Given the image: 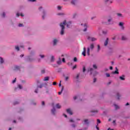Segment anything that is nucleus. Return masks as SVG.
Returning a JSON list of instances; mask_svg holds the SVG:
<instances>
[{
  "instance_id": "1",
  "label": "nucleus",
  "mask_w": 130,
  "mask_h": 130,
  "mask_svg": "<svg viewBox=\"0 0 130 130\" xmlns=\"http://www.w3.org/2000/svg\"><path fill=\"white\" fill-rule=\"evenodd\" d=\"M72 24V22L69 21L67 23V21L64 20L62 23H61L60 24V26L61 28V31H60V35H63V34H64V26H66V25H67V27L68 28H70V25H71Z\"/></svg>"
},
{
  "instance_id": "2",
  "label": "nucleus",
  "mask_w": 130,
  "mask_h": 130,
  "mask_svg": "<svg viewBox=\"0 0 130 130\" xmlns=\"http://www.w3.org/2000/svg\"><path fill=\"white\" fill-rule=\"evenodd\" d=\"M93 72H94V69H93V68H88L87 72L90 73V75H92V74H93Z\"/></svg>"
},
{
  "instance_id": "3",
  "label": "nucleus",
  "mask_w": 130,
  "mask_h": 130,
  "mask_svg": "<svg viewBox=\"0 0 130 130\" xmlns=\"http://www.w3.org/2000/svg\"><path fill=\"white\" fill-rule=\"evenodd\" d=\"M109 41V39L108 38L106 39V40L104 42V46H107L108 45V42Z\"/></svg>"
},
{
  "instance_id": "4",
  "label": "nucleus",
  "mask_w": 130,
  "mask_h": 130,
  "mask_svg": "<svg viewBox=\"0 0 130 130\" xmlns=\"http://www.w3.org/2000/svg\"><path fill=\"white\" fill-rule=\"evenodd\" d=\"M119 26H120V27H121V29H122V30H123L124 29V26H123V22H120L119 23Z\"/></svg>"
},
{
  "instance_id": "5",
  "label": "nucleus",
  "mask_w": 130,
  "mask_h": 130,
  "mask_svg": "<svg viewBox=\"0 0 130 130\" xmlns=\"http://www.w3.org/2000/svg\"><path fill=\"white\" fill-rule=\"evenodd\" d=\"M113 74H115V75H118V74H119V72H118V69H117V67L115 68V72H113Z\"/></svg>"
},
{
  "instance_id": "6",
  "label": "nucleus",
  "mask_w": 130,
  "mask_h": 130,
  "mask_svg": "<svg viewBox=\"0 0 130 130\" xmlns=\"http://www.w3.org/2000/svg\"><path fill=\"white\" fill-rule=\"evenodd\" d=\"M67 113H69V114H70V115H73V112L71 110V109H68L67 110Z\"/></svg>"
},
{
  "instance_id": "7",
  "label": "nucleus",
  "mask_w": 130,
  "mask_h": 130,
  "mask_svg": "<svg viewBox=\"0 0 130 130\" xmlns=\"http://www.w3.org/2000/svg\"><path fill=\"white\" fill-rule=\"evenodd\" d=\"M83 56H86V47L83 48V51L82 53Z\"/></svg>"
},
{
  "instance_id": "8",
  "label": "nucleus",
  "mask_w": 130,
  "mask_h": 130,
  "mask_svg": "<svg viewBox=\"0 0 130 130\" xmlns=\"http://www.w3.org/2000/svg\"><path fill=\"white\" fill-rule=\"evenodd\" d=\"M77 2H78V0H72L71 4L72 5H73L74 6H75V5L77 4Z\"/></svg>"
},
{
  "instance_id": "9",
  "label": "nucleus",
  "mask_w": 130,
  "mask_h": 130,
  "mask_svg": "<svg viewBox=\"0 0 130 130\" xmlns=\"http://www.w3.org/2000/svg\"><path fill=\"white\" fill-rule=\"evenodd\" d=\"M120 80H121V81H124L125 80V78L124 75H122V76L119 77Z\"/></svg>"
},
{
  "instance_id": "10",
  "label": "nucleus",
  "mask_w": 130,
  "mask_h": 130,
  "mask_svg": "<svg viewBox=\"0 0 130 130\" xmlns=\"http://www.w3.org/2000/svg\"><path fill=\"white\" fill-rule=\"evenodd\" d=\"M43 15L42 16V19L43 20H44V19L45 18V16H46V13L45 12V11H43Z\"/></svg>"
},
{
  "instance_id": "11",
  "label": "nucleus",
  "mask_w": 130,
  "mask_h": 130,
  "mask_svg": "<svg viewBox=\"0 0 130 130\" xmlns=\"http://www.w3.org/2000/svg\"><path fill=\"white\" fill-rule=\"evenodd\" d=\"M51 112H52V114H53L54 115L55 114V108H53L51 110Z\"/></svg>"
},
{
  "instance_id": "12",
  "label": "nucleus",
  "mask_w": 130,
  "mask_h": 130,
  "mask_svg": "<svg viewBox=\"0 0 130 130\" xmlns=\"http://www.w3.org/2000/svg\"><path fill=\"white\" fill-rule=\"evenodd\" d=\"M84 29H83V31L84 32H86V31H87V28L86 24L84 25Z\"/></svg>"
},
{
  "instance_id": "13",
  "label": "nucleus",
  "mask_w": 130,
  "mask_h": 130,
  "mask_svg": "<svg viewBox=\"0 0 130 130\" xmlns=\"http://www.w3.org/2000/svg\"><path fill=\"white\" fill-rule=\"evenodd\" d=\"M56 108H58V109H60V108H61V106L59 105V104H57L56 105Z\"/></svg>"
},
{
  "instance_id": "14",
  "label": "nucleus",
  "mask_w": 130,
  "mask_h": 130,
  "mask_svg": "<svg viewBox=\"0 0 130 130\" xmlns=\"http://www.w3.org/2000/svg\"><path fill=\"white\" fill-rule=\"evenodd\" d=\"M121 39H122V40H123V41L127 40V38H126V37H125V36H122Z\"/></svg>"
},
{
  "instance_id": "15",
  "label": "nucleus",
  "mask_w": 130,
  "mask_h": 130,
  "mask_svg": "<svg viewBox=\"0 0 130 130\" xmlns=\"http://www.w3.org/2000/svg\"><path fill=\"white\" fill-rule=\"evenodd\" d=\"M14 71H18V70H20V67H19V66H15V67H14Z\"/></svg>"
},
{
  "instance_id": "16",
  "label": "nucleus",
  "mask_w": 130,
  "mask_h": 130,
  "mask_svg": "<svg viewBox=\"0 0 130 130\" xmlns=\"http://www.w3.org/2000/svg\"><path fill=\"white\" fill-rule=\"evenodd\" d=\"M43 81H49V77H46L44 78Z\"/></svg>"
},
{
  "instance_id": "17",
  "label": "nucleus",
  "mask_w": 130,
  "mask_h": 130,
  "mask_svg": "<svg viewBox=\"0 0 130 130\" xmlns=\"http://www.w3.org/2000/svg\"><path fill=\"white\" fill-rule=\"evenodd\" d=\"M57 64H61V59L59 58V60L57 62Z\"/></svg>"
},
{
  "instance_id": "18",
  "label": "nucleus",
  "mask_w": 130,
  "mask_h": 130,
  "mask_svg": "<svg viewBox=\"0 0 130 130\" xmlns=\"http://www.w3.org/2000/svg\"><path fill=\"white\" fill-rule=\"evenodd\" d=\"M84 122L85 124H89V122L88 119H85Z\"/></svg>"
},
{
  "instance_id": "19",
  "label": "nucleus",
  "mask_w": 130,
  "mask_h": 130,
  "mask_svg": "<svg viewBox=\"0 0 130 130\" xmlns=\"http://www.w3.org/2000/svg\"><path fill=\"white\" fill-rule=\"evenodd\" d=\"M56 43H57V40L54 39L53 40V45H56Z\"/></svg>"
},
{
  "instance_id": "20",
  "label": "nucleus",
  "mask_w": 130,
  "mask_h": 130,
  "mask_svg": "<svg viewBox=\"0 0 130 130\" xmlns=\"http://www.w3.org/2000/svg\"><path fill=\"white\" fill-rule=\"evenodd\" d=\"M87 53L88 55H90V48H87Z\"/></svg>"
},
{
  "instance_id": "21",
  "label": "nucleus",
  "mask_w": 130,
  "mask_h": 130,
  "mask_svg": "<svg viewBox=\"0 0 130 130\" xmlns=\"http://www.w3.org/2000/svg\"><path fill=\"white\" fill-rule=\"evenodd\" d=\"M90 40L91 41H96L97 39L95 38H90Z\"/></svg>"
},
{
  "instance_id": "22",
  "label": "nucleus",
  "mask_w": 130,
  "mask_h": 130,
  "mask_svg": "<svg viewBox=\"0 0 130 130\" xmlns=\"http://www.w3.org/2000/svg\"><path fill=\"white\" fill-rule=\"evenodd\" d=\"M90 49H91L92 50H93V49H94V44H91L90 45Z\"/></svg>"
},
{
  "instance_id": "23",
  "label": "nucleus",
  "mask_w": 130,
  "mask_h": 130,
  "mask_svg": "<svg viewBox=\"0 0 130 130\" xmlns=\"http://www.w3.org/2000/svg\"><path fill=\"white\" fill-rule=\"evenodd\" d=\"M0 63H4V59L0 57Z\"/></svg>"
},
{
  "instance_id": "24",
  "label": "nucleus",
  "mask_w": 130,
  "mask_h": 130,
  "mask_svg": "<svg viewBox=\"0 0 130 130\" xmlns=\"http://www.w3.org/2000/svg\"><path fill=\"white\" fill-rule=\"evenodd\" d=\"M62 91H63V87H62L61 89V91H59L58 92V94L60 95L61 94V93H62Z\"/></svg>"
},
{
  "instance_id": "25",
  "label": "nucleus",
  "mask_w": 130,
  "mask_h": 130,
  "mask_svg": "<svg viewBox=\"0 0 130 130\" xmlns=\"http://www.w3.org/2000/svg\"><path fill=\"white\" fill-rule=\"evenodd\" d=\"M51 61H54V56H52L51 58Z\"/></svg>"
},
{
  "instance_id": "26",
  "label": "nucleus",
  "mask_w": 130,
  "mask_h": 130,
  "mask_svg": "<svg viewBox=\"0 0 130 130\" xmlns=\"http://www.w3.org/2000/svg\"><path fill=\"white\" fill-rule=\"evenodd\" d=\"M16 16H17V17H19V16H21V17H24V15H23L22 14H21L20 15L19 13H17Z\"/></svg>"
},
{
  "instance_id": "27",
  "label": "nucleus",
  "mask_w": 130,
  "mask_h": 130,
  "mask_svg": "<svg viewBox=\"0 0 130 130\" xmlns=\"http://www.w3.org/2000/svg\"><path fill=\"white\" fill-rule=\"evenodd\" d=\"M117 99L118 100H119V97H120V95H119V93H117Z\"/></svg>"
},
{
  "instance_id": "28",
  "label": "nucleus",
  "mask_w": 130,
  "mask_h": 130,
  "mask_svg": "<svg viewBox=\"0 0 130 130\" xmlns=\"http://www.w3.org/2000/svg\"><path fill=\"white\" fill-rule=\"evenodd\" d=\"M117 16H118V17H122V14L121 13H117Z\"/></svg>"
},
{
  "instance_id": "29",
  "label": "nucleus",
  "mask_w": 130,
  "mask_h": 130,
  "mask_svg": "<svg viewBox=\"0 0 130 130\" xmlns=\"http://www.w3.org/2000/svg\"><path fill=\"white\" fill-rule=\"evenodd\" d=\"M15 49L17 50V51H19V50H20V48H19V46H16Z\"/></svg>"
},
{
  "instance_id": "30",
  "label": "nucleus",
  "mask_w": 130,
  "mask_h": 130,
  "mask_svg": "<svg viewBox=\"0 0 130 130\" xmlns=\"http://www.w3.org/2000/svg\"><path fill=\"white\" fill-rule=\"evenodd\" d=\"M83 73H85V72H86V67L85 66L83 67Z\"/></svg>"
},
{
  "instance_id": "31",
  "label": "nucleus",
  "mask_w": 130,
  "mask_h": 130,
  "mask_svg": "<svg viewBox=\"0 0 130 130\" xmlns=\"http://www.w3.org/2000/svg\"><path fill=\"white\" fill-rule=\"evenodd\" d=\"M96 120H97V123H101V121L100 120V119H98Z\"/></svg>"
},
{
  "instance_id": "32",
  "label": "nucleus",
  "mask_w": 130,
  "mask_h": 130,
  "mask_svg": "<svg viewBox=\"0 0 130 130\" xmlns=\"http://www.w3.org/2000/svg\"><path fill=\"white\" fill-rule=\"evenodd\" d=\"M77 60H78V59L77 58V57H75L74 58V61L76 62L77 61Z\"/></svg>"
},
{
  "instance_id": "33",
  "label": "nucleus",
  "mask_w": 130,
  "mask_h": 130,
  "mask_svg": "<svg viewBox=\"0 0 130 130\" xmlns=\"http://www.w3.org/2000/svg\"><path fill=\"white\" fill-rule=\"evenodd\" d=\"M115 107L116 109H118L119 108V107H118V106L115 105Z\"/></svg>"
},
{
  "instance_id": "34",
  "label": "nucleus",
  "mask_w": 130,
  "mask_h": 130,
  "mask_svg": "<svg viewBox=\"0 0 130 130\" xmlns=\"http://www.w3.org/2000/svg\"><path fill=\"white\" fill-rule=\"evenodd\" d=\"M90 112H93V113H97V112H98V110L91 111H90Z\"/></svg>"
},
{
  "instance_id": "35",
  "label": "nucleus",
  "mask_w": 130,
  "mask_h": 130,
  "mask_svg": "<svg viewBox=\"0 0 130 130\" xmlns=\"http://www.w3.org/2000/svg\"><path fill=\"white\" fill-rule=\"evenodd\" d=\"M106 76L107 77V78H109V77H110V74H109V73H106Z\"/></svg>"
},
{
  "instance_id": "36",
  "label": "nucleus",
  "mask_w": 130,
  "mask_h": 130,
  "mask_svg": "<svg viewBox=\"0 0 130 130\" xmlns=\"http://www.w3.org/2000/svg\"><path fill=\"white\" fill-rule=\"evenodd\" d=\"M100 50V45H98V51H99Z\"/></svg>"
},
{
  "instance_id": "37",
  "label": "nucleus",
  "mask_w": 130,
  "mask_h": 130,
  "mask_svg": "<svg viewBox=\"0 0 130 130\" xmlns=\"http://www.w3.org/2000/svg\"><path fill=\"white\" fill-rule=\"evenodd\" d=\"M93 69H97V66H96V64H93Z\"/></svg>"
},
{
  "instance_id": "38",
  "label": "nucleus",
  "mask_w": 130,
  "mask_h": 130,
  "mask_svg": "<svg viewBox=\"0 0 130 130\" xmlns=\"http://www.w3.org/2000/svg\"><path fill=\"white\" fill-rule=\"evenodd\" d=\"M41 73H42V74H45V70H42Z\"/></svg>"
},
{
  "instance_id": "39",
  "label": "nucleus",
  "mask_w": 130,
  "mask_h": 130,
  "mask_svg": "<svg viewBox=\"0 0 130 130\" xmlns=\"http://www.w3.org/2000/svg\"><path fill=\"white\" fill-rule=\"evenodd\" d=\"M16 81H17V78H15L14 80H13L12 83L14 84V83H16Z\"/></svg>"
},
{
  "instance_id": "40",
  "label": "nucleus",
  "mask_w": 130,
  "mask_h": 130,
  "mask_svg": "<svg viewBox=\"0 0 130 130\" xmlns=\"http://www.w3.org/2000/svg\"><path fill=\"white\" fill-rule=\"evenodd\" d=\"M2 17H3L4 18H5V17H6V13H5V12H4L3 13Z\"/></svg>"
},
{
  "instance_id": "41",
  "label": "nucleus",
  "mask_w": 130,
  "mask_h": 130,
  "mask_svg": "<svg viewBox=\"0 0 130 130\" xmlns=\"http://www.w3.org/2000/svg\"><path fill=\"white\" fill-rule=\"evenodd\" d=\"M42 87H43V84H41L38 87V88H42Z\"/></svg>"
},
{
  "instance_id": "42",
  "label": "nucleus",
  "mask_w": 130,
  "mask_h": 130,
  "mask_svg": "<svg viewBox=\"0 0 130 130\" xmlns=\"http://www.w3.org/2000/svg\"><path fill=\"white\" fill-rule=\"evenodd\" d=\"M75 69H77V65H75V66L73 67V70H75Z\"/></svg>"
},
{
  "instance_id": "43",
  "label": "nucleus",
  "mask_w": 130,
  "mask_h": 130,
  "mask_svg": "<svg viewBox=\"0 0 130 130\" xmlns=\"http://www.w3.org/2000/svg\"><path fill=\"white\" fill-rule=\"evenodd\" d=\"M18 88H19V89H22V85H18Z\"/></svg>"
},
{
  "instance_id": "44",
  "label": "nucleus",
  "mask_w": 130,
  "mask_h": 130,
  "mask_svg": "<svg viewBox=\"0 0 130 130\" xmlns=\"http://www.w3.org/2000/svg\"><path fill=\"white\" fill-rule=\"evenodd\" d=\"M17 104H19V102H15L14 103V105H17Z\"/></svg>"
},
{
  "instance_id": "45",
  "label": "nucleus",
  "mask_w": 130,
  "mask_h": 130,
  "mask_svg": "<svg viewBox=\"0 0 130 130\" xmlns=\"http://www.w3.org/2000/svg\"><path fill=\"white\" fill-rule=\"evenodd\" d=\"M40 56L41 57V58H43L45 56L44 55H40Z\"/></svg>"
},
{
  "instance_id": "46",
  "label": "nucleus",
  "mask_w": 130,
  "mask_h": 130,
  "mask_svg": "<svg viewBox=\"0 0 130 130\" xmlns=\"http://www.w3.org/2000/svg\"><path fill=\"white\" fill-rule=\"evenodd\" d=\"M35 92L36 93H38V88L35 90Z\"/></svg>"
},
{
  "instance_id": "47",
  "label": "nucleus",
  "mask_w": 130,
  "mask_h": 130,
  "mask_svg": "<svg viewBox=\"0 0 130 130\" xmlns=\"http://www.w3.org/2000/svg\"><path fill=\"white\" fill-rule=\"evenodd\" d=\"M80 77V74H77V76H76V79H79V77Z\"/></svg>"
},
{
  "instance_id": "48",
  "label": "nucleus",
  "mask_w": 130,
  "mask_h": 130,
  "mask_svg": "<svg viewBox=\"0 0 130 130\" xmlns=\"http://www.w3.org/2000/svg\"><path fill=\"white\" fill-rule=\"evenodd\" d=\"M62 61L63 62H66V59H64V58H63L62 59Z\"/></svg>"
},
{
  "instance_id": "49",
  "label": "nucleus",
  "mask_w": 130,
  "mask_h": 130,
  "mask_svg": "<svg viewBox=\"0 0 130 130\" xmlns=\"http://www.w3.org/2000/svg\"><path fill=\"white\" fill-rule=\"evenodd\" d=\"M18 26H19V27H23V24H19L18 25Z\"/></svg>"
},
{
  "instance_id": "50",
  "label": "nucleus",
  "mask_w": 130,
  "mask_h": 130,
  "mask_svg": "<svg viewBox=\"0 0 130 130\" xmlns=\"http://www.w3.org/2000/svg\"><path fill=\"white\" fill-rule=\"evenodd\" d=\"M57 9H58V10H61V7L58 6Z\"/></svg>"
},
{
  "instance_id": "51",
  "label": "nucleus",
  "mask_w": 130,
  "mask_h": 130,
  "mask_svg": "<svg viewBox=\"0 0 130 130\" xmlns=\"http://www.w3.org/2000/svg\"><path fill=\"white\" fill-rule=\"evenodd\" d=\"M28 2H36V0H28Z\"/></svg>"
},
{
  "instance_id": "52",
  "label": "nucleus",
  "mask_w": 130,
  "mask_h": 130,
  "mask_svg": "<svg viewBox=\"0 0 130 130\" xmlns=\"http://www.w3.org/2000/svg\"><path fill=\"white\" fill-rule=\"evenodd\" d=\"M76 16H77V13H75V14L73 15V18H76Z\"/></svg>"
},
{
  "instance_id": "53",
  "label": "nucleus",
  "mask_w": 130,
  "mask_h": 130,
  "mask_svg": "<svg viewBox=\"0 0 130 130\" xmlns=\"http://www.w3.org/2000/svg\"><path fill=\"white\" fill-rule=\"evenodd\" d=\"M112 20V19H111V18L109 19L108 20V21L109 23L110 22H111Z\"/></svg>"
},
{
  "instance_id": "54",
  "label": "nucleus",
  "mask_w": 130,
  "mask_h": 130,
  "mask_svg": "<svg viewBox=\"0 0 130 130\" xmlns=\"http://www.w3.org/2000/svg\"><path fill=\"white\" fill-rule=\"evenodd\" d=\"M56 82H53V86H55V85H56Z\"/></svg>"
},
{
  "instance_id": "55",
  "label": "nucleus",
  "mask_w": 130,
  "mask_h": 130,
  "mask_svg": "<svg viewBox=\"0 0 130 130\" xmlns=\"http://www.w3.org/2000/svg\"><path fill=\"white\" fill-rule=\"evenodd\" d=\"M65 80H66V81H68L69 80V77H66L65 78Z\"/></svg>"
},
{
  "instance_id": "56",
  "label": "nucleus",
  "mask_w": 130,
  "mask_h": 130,
  "mask_svg": "<svg viewBox=\"0 0 130 130\" xmlns=\"http://www.w3.org/2000/svg\"><path fill=\"white\" fill-rule=\"evenodd\" d=\"M97 81V79L96 78H94L93 79V83H95Z\"/></svg>"
},
{
  "instance_id": "57",
  "label": "nucleus",
  "mask_w": 130,
  "mask_h": 130,
  "mask_svg": "<svg viewBox=\"0 0 130 130\" xmlns=\"http://www.w3.org/2000/svg\"><path fill=\"white\" fill-rule=\"evenodd\" d=\"M45 104V103L44 102V101H43L42 102V105H44Z\"/></svg>"
},
{
  "instance_id": "58",
  "label": "nucleus",
  "mask_w": 130,
  "mask_h": 130,
  "mask_svg": "<svg viewBox=\"0 0 130 130\" xmlns=\"http://www.w3.org/2000/svg\"><path fill=\"white\" fill-rule=\"evenodd\" d=\"M103 34H106L107 33V31H103Z\"/></svg>"
},
{
  "instance_id": "59",
  "label": "nucleus",
  "mask_w": 130,
  "mask_h": 130,
  "mask_svg": "<svg viewBox=\"0 0 130 130\" xmlns=\"http://www.w3.org/2000/svg\"><path fill=\"white\" fill-rule=\"evenodd\" d=\"M70 122H74V120L73 119H70Z\"/></svg>"
},
{
  "instance_id": "60",
  "label": "nucleus",
  "mask_w": 130,
  "mask_h": 130,
  "mask_svg": "<svg viewBox=\"0 0 130 130\" xmlns=\"http://www.w3.org/2000/svg\"><path fill=\"white\" fill-rule=\"evenodd\" d=\"M72 127H76V125H75L74 124H72Z\"/></svg>"
},
{
  "instance_id": "61",
  "label": "nucleus",
  "mask_w": 130,
  "mask_h": 130,
  "mask_svg": "<svg viewBox=\"0 0 130 130\" xmlns=\"http://www.w3.org/2000/svg\"><path fill=\"white\" fill-rule=\"evenodd\" d=\"M110 70H113V68L111 66V67H110Z\"/></svg>"
},
{
  "instance_id": "62",
  "label": "nucleus",
  "mask_w": 130,
  "mask_h": 130,
  "mask_svg": "<svg viewBox=\"0 0 130 130\" xmlns=\"http://www.w3.org/2000/svg\"><path fill=\"white\" fill-rule=\"evenodd\" d=\"M76 99H77V96H75L74 97V100H76Z\"/></svg>"
},
{
  "instance_id": "63",
  "label": "nucleus",
  "mask_w": 130,
  "mask_h": 130,
  "mask_svg": "<svg viewBox=\"0 0 130 130\" xmlns=\"http://www.w3.org/2000/svg\"><path fill=\"white\" fill-rule=\"evenodd\" d=\"M111 84V81H110L108 83V85H110Z\"/></svg>"
},
{
  "instance_id": "64",
  "label": "nucleus",
  "mask_w": 130,
  "mask_h": 130,
  "mask_svg": "<svg viewBox=\"0 0 130 130\" xmlns=\"http://www.w3.org/2000/svg\"><path fill=\"white\" fill-rule=\"evenodd\" d=\"M107 130H113V129H111L110 128H109Z\"/></svg>"
}]
</instances>
